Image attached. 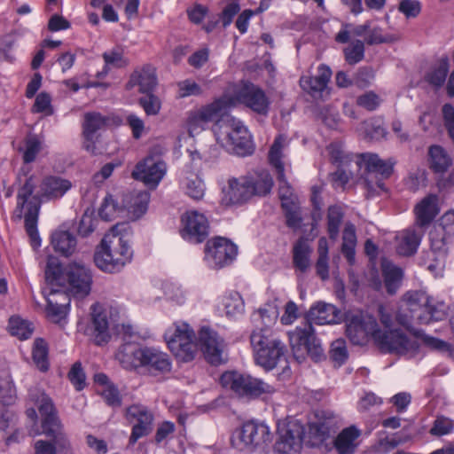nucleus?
Returning a JSON list of instances; mask_svg holds the SVG:
<instances>
[{"label":"nucleus","instance_id":"obj_1","mask_svg":"<svg viewBox=\"0 0 454 454\" xmlns=\"http://www.w3.org/2000/svg\"><path fill=\"white\" fill-rule=\"evenodd\" d=\"M36 177L31 176L25 180L17 194V207L14 217L20 220L24 215L25 227L33 247L41 245L37 231V221L40 210V199L48 200L62 197L72 186L67 179L56 176H49L43 179L39 190L33 195L37 185Z\"/></svg>","mask_w":454,"mask_h":454},{"label":"nucleus","instance_id":"obj_2","mask_svg":"<svg viewBox=\"0 0 454 454\" xmlns=\"http://www.w3.org/2000/svg\"><path fill=\"white\" fill-rule=\"evenodd\" d=\"M346 334L355 345H364L372 335L381 351L396 355L413 356L419 348L416 337L399 331H381L374 317L362 312L348 318Z\"/></svg>","mask_w":454,"mask_h":454},{"label":"nucleus","instance_id":"obj_3","mask_svg":"<svg viewBox=\"0 0 454 454\" xmlns=\"http://www.w3.org/2000/svg\"><path fill=\"white\" fill-rule=\"evenodd\" d=\"M307 318L306 323L289 333L290 347L298 363L303 362L307 356L315 362L325 357L312 325L338 324L342 320V313L333 304L318 301L309 309Z\"/></svg>","mask_w":454,"mask_h":454},{"label":"nucleus","instance_id":"obj_4","mask_svg":"<svg viewBox=\"0 0 454 454\" xmlns=\"http://www.w3.org/2000/svg\"><path fill=\"white\" fill-rule=\"evenodd\" d=\"M29 399L37 406L42 417L43 433L52 438L53 442L38 440L35 442V454H57V449L64 454H71V445L62 430V425L51 399L41 389L29 390Z\"/></svg>","mask_w":454,"mask_h":454},{"label":"nucleus","instance_id":"obj_5","mask_svg":"<svg viewBox=\"0 0 454 454\" xmlns=\"http://www.w3.org/2000/svg\"><path fill=\"white\" fill-rule=\"evenodd\" d=\"M91 270L81 262H70L65 268L59 260L50 256L45 268V280L48 286L62 287L67 294L84 298L90 293L92 285Z\"/></svg>","mask_w":454,"mask_h":454},{"label":"nucleus","instance_id":"obj_6","mask_svg":"<svg viewBox=\"0 0 454 454\" xmlns=\"http://www.w3.org/2000/svg\"><path fill=\"white\" fill-rule=\"evenodd\" d=\"M133 250L129 240L125 235L118 232L114 227L106 233L97 247L94 262L103 271L114 273L120 271L127 263L131 262Z\"/></svg>","mask_w":454,"mask_h":454},{"label":"nucleus","instance_id":"obj_7","mask_svg":"<svg viewBox=\"0 0 454 454\" xmlns=\"http://www.w3.org/2000/svg\"><path fill=\"white\" fill-rule=\"evenodd\" d=\"M227 113L221 115L213 125L217 144L228 153L238 156L252 154L254 145L248 130L239 120Z\"/></svg>","mask_w":454,"mask_h":454},{"label":"nucleus","instance_id":"obj_8","mask_svg":"<svg viewBox=\"0 0 454 454\" xmlns=\"http://www.w3.org/2000/svg\"><path fill=\"white\" fill-rule=\"evenodd\" d=\"M250 342L256 364L267 371L274 369L286 352V345L269 328L254 329Z\"/></svg>","mask_w":454,"mask_h":454},{"label":"nucleus","instance_id":"obj_9","mask_svg":"<svg viewBox=\"0 0 454 454\" xmlns=\"http://www.w3.org/2000/svg\"><path fill=\"white\" fill-rule=\"evenodd\" d=\"M220 382L223 387L232 391L239 397L247 399H254L262 395H270L275 392V388L271 385L249 374L236 371L223 373Z\"/></svg>","mask_w":454,"mask_h":454},{"label":"nucleus","instance_id":"obj_10","mask_svg":"<svg viewBox=\"0 0 454 454\" xmlns=\"http://www.w3.org/2000/svg\"><path fill=\"white\" fill-rule=\"evenodd\" d=\"M164 339L173 355L183 362L192 361L197 353L194 331L184 322L174 323L165 333Z\"/></svg>","mask_w":454,"mask_h":454},{"label":"nucleus","instance_id":"obj_11","mask_svg":"<svg viewBox=\"0 0 454 454\" xmlns=\"http://www.w3.org/2000/svg\"><path fill=\"white\" fill-rule=\"evenodd\" d=\"M270 427L263 422L250 420L237 428L231 436L232 446L247 452H254L271 441Z\"/></svg>","mask_w":454,"mask_h":454},{"label":"nucleus","instance_id":"obj_12","mask_svg":"<svg viewBox=\"0 0 454 454\" xmlns=\"http://www.w3.org/2000/svg\"><path fill=\"white\" fill-rule=\"evenodd\" d=\"M221 99L228 102L226 112L237 104H243L252 111L266 115L270 106V101L263 90L252 83H244L234 96L223 95Z\"/></svg>","mask_w":454,"mask_h":454},{"label":"nucleus","instance_id":"obj_13","mask_svg":"<svg viewBox=\"0 0 454 454\" xmlns=\"http://www.w3.org/2000/svg\"><path fill=\"white\" fill-rule=\"evenodd\" d=\"M91 309L93 340L97 345H102L110 340L109 329L115 326L120 310L117 307L99 303L93 305Z\"/></svg>","mask_w":454,"mask_h":454},{"label":"nucleus","instance_id":"obj_14","mask_svg":"<svg viewBox=\"0 0 454 454\" xmlns=\"http://www.w3.org/2000/svg\"><path fill=\"white\" fill-rule=\"evenodd\" d=\"M227 103L226 100L220 98L200 108L190 111L186 120L189 135L191 137L199 135L206 129L209 122L216 121L221 118V115L226 113Z\"/></svg>","mask_w":454,"mask_h":454},{"label":"nucleus","instance_id":"obj_15","mask_svg":"<svg viewBox=\"0 0 454 454\" xmlns=\"http://www.w3.org/2000/svg\"><path fill=\"white\" fill-rule=\"evenodd\" d=\"M366 172L364 177V185L367 196H374L385 191L384 180L392 173V165L380 159L377 154L364 156Z\"/></svg>","mask_w":454,"mask_h":454},{"label":"nucleus","instance_id":"obj_16","mask_svg":"<svg viewBox=\"0 0 454 454\" xmlns=\"http://www.w3.org/2000/svg\"><path fill=\"white\" fill-rule=\"evenodd\" d=\"M238 253L237 247L224 238L208 240L205 247L204 261L211 269H219L230 264Z\"/></svg>","mask_w":454,"mask_h":454},{"label":"nucleus","instance_id":"obj_17","mask_svg":"<svg viewBox=\"0 0 454 454\" xmlns=\"http://www.w3.org/2000/svg\"><path fill=\"white\" fill-rule=\"evenodd\" d=\"M167 172V165L160 158L147 156L136 165L131 176L150 188H156Z\"/></svg>","mask_w":454,"mask_h":454},{"label":"nucleus","instance_id":"obj_18","mask_svg":"<svg viewBox=\"0 0 454 454\" xmlns=\"http://www.w3.org/2000/svg\"><path fill=\"white\" fill-rule=\"evenodd\" d=\"M199 342L205 358L211 364L218 365L226 361V344L216 332L202 327L199 333Z\"/></svg>","mask_w":454,"mask_h":454},{"label":"nucleus","instance_id":"obj_19","mask_svg":"<svg viewBox=\"0 0 454 454\" xmlns=\"http://www.w3.org/2000/svg\"><path fill=\"white\" fill-rule=\"evenodd\" d=\"M126 418L133 424L129 436V444H135L140 438L148 435L153 431V415L147 407L133 404L126 411Z\"/></svg>","mask_w":454,"mask_h":454},{"label":"nucleus","instance_id":"obj_20","mask_svg":"<svg viewBox=\"0 0 454 454\" xmlns=\"http://www.w3.org/2000/svg\"><path fill=\"white\" fill-rule=\"evenodd\" d=\"M427 301V294L422 292H408L402 300L395 320L407 330H411L414 323L419 324V308Z\"/></svg>","mask_w":454,"mask_h":454},{"label":"nucleus","instance_id":"obj_21","mask_svg":"<svg viewBox=\"0 0 454 454\" xmlns=\"http://www.w3.org/2000/svg\"><path fill=\"white\" fill-rule=\"evenodd\" d=\"M182 237L192 243H201L208 236V221L203 214L188 211L182 216Z\"/></svg>","mask_w":454,"mask_h":454},{"label":"nucleus","instance_id":"obj_22","mask_svg":"<svg viewBox=\"0 0 454 454\" xmlns=\"http://www.w3.org/2000/svg\"><path fill=\"white\" fill-rule=\"evenodd\" d=\"M42 294L47 301L46 314L53 323H60L67 316L69 306V298L65 292L48 286L43 288Z\"/></svg>","mask_w":454,"mask_h":454},{"label":"nucleus","instance_id":"obj_23","mask_svg":"<svg viewBox=\"0 0 454 454\" xmlns=\"http://www.w3.org/2000/svg\"><path fill=\"white\" fill-rule=\"evenodd\" d=\"M431 255L434 262H429L427 268L433 273L441 274L445 266V257L448 244L451 236L444 233L442 228H433L429 233Z\"/></svg>","mask_w":454,"mask_h":454},{"label":"nucleus","instance_id":"obj_24","mask_svg":"<svg viewBox=\"0 0 454 454\" xmlns=\"http://www.w3.org/2000/svg\"><path fill=\"white\" fill-rule=\"evenodd\" d=\"M304 429L297 422L289 423L282 429L275 443V451L278 454H298L302 447Z\"/></svg>","mask_w":454,"mask_h":454},{"label":"nucleus","instance_id":"obj_25","mask_svg":"<svg viewBox=\"0 0 454 454\" xmlns=\"http://www.w3.org/2000/svg\"><path fill=\"white\" fill-rule=\"evenodd\" d=\"M106 119L98 113H87L84 115L83 128V148L93 155L101 154L103 151L97 145L98 136L97 132L105 127Z\"/></svg>","mask_w":454,"mask_h":454},{"label":"nucleus","instance_id":"obj_26","mask_svg":"<svg viewBox=\"0 0 454 454\" xmlns=\"http://www.w3.org/2000/svg\"><path fill=\"white\" fill-rule=\"evenodd\" d=\"M15 401V389L8 380H0V429L6 430L15 420V415L7 406Z\"/></svg>","mask_w":454,"mask_h":454},{"label":"nucleus","instance_id":"obj_27","mask_svg":"<svg viewBox=\"0 0 454 454\" xmlns=\"http://www.w3.org/2000/svg\"><path fill=\"white\" fill-rule=\"evenodd\" d=\"M150 193L146 191H133L124 194L122 207L124 213L131 219L141 217L147 210Z\"/></svg>","mask_w":454,"mask_h":454},{"label":"nucleus","instance_id":"obj_28","mask_svg":"<svg viewBox=\"0 0 454 454\" xmlns=\"http://www.w3.org/2000/svg\"><path fill=\"white\" fill-rule=\"evenodd\" d=\"M223 192L228 204H241L253 198L245 176L229 179Z\"/></svg>","mask_w":454,"mask_h":454},{"label":"nucleus","instance_id":"obj_29","mask_svg":"<svg viewBox=\"0 0 454 454\" xmlns=\"http://www.w3.org/2000/svg\"><path fill=\"white\" fill-rule=\"evenodd\" d=\"M252 197L269 194L273 186V179L268 170H258L245 176Z\"/></svg>","mask_w":454,"mask_h":454},{"label":"nucleus","instance_id":"obj_30","mask_svg":"<svg viewBox=\"0 0 454 454\" xmlns=\"http://www.w3.org/2000/svg\"><path fill=\"white\" fill-rule=\"evenodd\" d=\"M288 146V139L283 135L277 137L269 151V161L277 173L278 180L285 183L284 151Z\"/></svg>","mask_w":454,"mask_h":454},{"label":"nucleus","instance_id":"obj_31","mask_svg":"<svg viewBox=\"0 0 454 454\" xmlns=\"http://www.w3.org/2000/svg\"><path fill=\"white\" fill-rule=\"evenodd\" d=\"M145 347L134 343H125L116 353V359L126 370H133L142 366Z\"/></svg>","mask_w":454,"mask_h":454},{"label":"nucleus","instance_id":"obj_32","mask_svg":"<svg viewBox=\"0 0 454 454\" xmlns=\"http://www.w3.org/2000/svg\"><path fill=\"white\" fill-rule=\"evenodd\" d=\"M142 366H146L151 372H168L171 362L166 353L154 348L145 347Z\"/></svg>","mask_w":454,"mask_h":454},{"label":"nucleus","instance_id":"obj_33","mask_svg":"<svg viewBox=\"0 0 454 454\" xmlns=\"http://www.w3.org/2000/svg\"><path fill=\"white\" fill-rule=\"evenodd\" d=\"M157 84V77L154 67L145 66L140 70H136L130 76L128 82L129 88L139 86V91L142 93L151 92Z\"/></svg>","mask_w":454,"mask_h":454},{"label":"nucleus","instance_id":"obj_34","mask_svg":"<svg viewBox=\"0 0 454 454\" xmlns=\"http://www.w3.org/2000/svg\"><path fill=\"white\" fill-rule=\"evenodd\" d=\"M436 195L430 194L424 198L415 207L416 223L420 227L429 224L437 215L439 209Z\"/></svg>","mask_w":454,"mask_h":454},{"label":"nucleus","instance_id":"obj_35","mask_svg":"<svg viewBox=\"0 0 454 454\" xmlns=\"http://www.w3.org/2000/svg\"><path fill=\"white\" fill-rule=\"evenodd\" d=\"M446 317V305L435 301L427 295V301L422 302L419 308V324H429L442 320Z\"/></svg>","mask_w":454,"mask_h":454},{"label":"nucleus","instance_id":"obj_36","mask_svg":"<svg viewBox=\"0 0 454 454\" xmlns=\"http://www.w3.org/2000/svg\"><path fill=\"white\" fill-rule=\"evenodd\" d=\"M359 436L360 431L355 426L344 428L334 441V447L339 454L354 453L357 447V438Z\"/></svg>","mask_w":454,"mask_h":454},{"label":"nucleus","instance_id":"obj_37","mask_svg":"<svg viewBox=\"0 0 454 454\" xmlns=\"http://www.w3.org/2000/svg\"><path fill=\"white\" fill-rule=\"evenodd\" d=\"M51 245L57 253L68 257L75 252L77 243L71 232L58 230L51 235Z\"/></svg>","mask_w":454,"mask_h":454},{"label":"nucleus","instance_id":"obj_38","mask_svg":"<svg viewBox=\"0 0 454 454\" xmlns=\"http://www.w3.org/2000/svg\"><path fill=\"white\" fill-rule=\"evenodd\" d=\"M225 316L232 320H237L245 312V302L238 292L231 291L226 293L221 301Z\"/></svg>","mask_w":454,"mask_h":454},{"label":"nucleus","instance_id":"obj_39","mask_svg":"<svg viewBox=\"0 0 454 454\" xmlns=\"http://www.w3.org/2000/svg\"><path fill=\"white\" fill-rule=\"evenodd\" d=\"M279 316V310L275 303H266L262 308L252 314V321L254 324V329L269 328L277 322Z\"/></svg>","mask_w":454,"mask_h":454},{"label":"nucleus","instance_id":"obj_40","mask_svg":"<svg viewBox=\"0 0 454 454\" xmlns=\"http://www.w3.org/2000/svg\"><path fill=\"white\" fill-rule=\"evenodd\" d=\"M421 234L414 230H405L397 237L396 252L400 255L409 256L413 254L420 242Z\"/></svg>","mask_w":454,"mask_h":454},{"label":"nucleus","instance_id":"obj_41","mask_svg":"<svg viewBox=\"0 0 454 454\" xmlns=\"http://www.w3.org/2000/svg\"><path fill=\"white\" fill-rule=\"evenodd\" d=\"M428 161L431 169L436 173L446 171L452 164L450 156L439 145H433L429 148Z\"/></svg>","mask_w":454,"mask_h":454},{"label":"nucleus","instance_id":"obj_42","mask_svg":"<svg viewBox=\"0 0 454 454\" xmlns=\"http://www.w3.org/2000/svg\"><path fill=\"white\" fill-rule=\"evenodd\" d=\"M381 269L384 277L385 286L387 292L391 294H395L399 286L403 277L401 268L394 265L390 261L383 259L381 262Z\"/></svg>","mask_w":454,"mask_h":454},{"label":"nucleus","instance_id":"obj_43","mask_svg":"<svg viewBox=\"0 0 454 454\" xmlns=\"http://www.w3.org/2000/svg\"><path fill=\"white\" fill-rule=\"evenodd\" d=\"M182 187L185 193L195 200L204 197L205 184L198 174L187 173L182 180Z\"/></svg>","mask_w":454,"mask_h":454},{"label":"nucleus","instance_id":"obj_44","mask_svg":"<svg viewBox=\"0 0 454 454\" xmlns=\"http://www.w3.org/2000/svg\"><path fill=\"white\" fill-rule=\"evenodd\" d=\"M448 72V60L441 59L427 72L424 76V80L433 88L437 90L444 84Z\"/></svg>","mask_w":454,"mask_h":454},{"label":"nucleus","instance_id":"obj_45","mask_svg":"<svg viewBox=\"0 0 454 454\" xmlns=\"http://www.w3.org/2000/svg\"><path fill=\"white\" fill-rule=\"evenodd\" d=\"M103 59L105 61V67L102 71L97 74V77L101 79L104 78L109 72L110 68H121L127 66L128 61L123 56L122 50L119 48H114L103 53Z\"/></svg>","mask_w":454,"mask_h":454},{"label":"nucleus","instance_id":"obj_46","mask_svg":"<svg viewBox=\"0 0 454 454\" xmlns=\"http://www.w3.org/2000/svg\"><path fill=\"white\" fill-rule=\"evenodd\" d=\"M312 252L310 246L303 239H300L294 247V264L301 272L307 271L310 267L309 256Z\"/></svg>","mask_w":454,"mask_h":454},{"label":"nucleus","instance_id":"obj_47","mask_svg":"<svg viewBox=\"0 0 454 454\" xmlns=\"http://www.w3.org/2000/svg\"><path fill=\"white\" fill-rule=\"evenodd\" d=\"M356 246V228L352 223H346L342 233L341 252L350 264L354 263L355 262Z\"/></svg>","mask_w":454,"mask_h":454},{"label":"nucleus","instance_id":"obj_48","mask_svg":"<svg viewBox=\"0 0 454 454\" xmlns=\"http://www.w3.org/2000/svg\"><path fill=\"white\" fill-rule=\"evenodd\" d=\"M122 214H124L122 205L120 206L112 195H106L99 207V216L105 221H112Z\"/></svg>","mask_w":454,"mask_h":454},{"label":"nucleus","instance_id":"obj_49","mask_svg":"<svg viewBox=\"0 0 454 454\" xmlns=\"http://www.w3.org/2000/svg\"><path fill=\"white\" fill-rule=\"evenodd\" d=\"M371 21H366L362 25L354 26L352 24H345L338 32L335 40L340 43H346L350 40L351 36H362L366 35L370 29Z\"/></svg>","mask_w":454,"mask_h":454},{"label":"nucleus","instance_id":"obj_50","mask_svg":"<svg viewBox=\"0 0 454 454\" xmlns=\"http://www.w3.org/2000/svg\"><path fill=\"white\" fill-rule=\"evenodd\" d=\"M32 356L35 364L40 371L46 372L49 369L48 348L43 339L35 340Z\"/></svg>","mask_w":454,"mask_h":454},{"label":"nucleus","instance_id":"obj_51","mask_svg":"<svg viewBox=\"0 0 454 454\" xmlns=\"http://www.w3.org/2000/svg\"><path fill=\"white\" fill-rule=\"evenodd\" d=\"M359 133L365 139L378 140L385 136V129L380 121L369 120L360 124Z\"/></svg>","mask_w":454,"mask_h":454},{"label":"nucleus","instance_id":"obj_52","mask_svg":"<svg viewBox=\"0 0 454 454\" xmlns=\"http://www.w3.org/2000/svg\"><path fill=\"white\" fill-rule=\"evenodd\" d=\"M333 431L334 422L330 418L325 420L318 419L317 421L312 422L309 426V433L320 442L327 439Z\"/></svg>","mask_w":454,"mask_h":454},{"label":"nucleus","instance_id":"obj_53","mask_svg":"<svg viewBox=\"0 0 454 454\" xmlns=\"http://www.w3.org/2000/svg\"><path fill=\"white\" fill-rule=\"evenodd\" d=\"M9 331L12 335L26 340L32 335L33 327L27 321L18 317H12L9 320Z\"/></svg>","mask_w":454,"mask_h":454},{"label":"nucleus","instance_id":"obj_54","mask_svg":"<svg viewBox=\"0 0 454 454\" xmlns=\"http://www.w3.org/2000/svg\"><path fill=\"white\" fill-rule=\"evenodd\" d=\"M399 37L395 35L384 34L383 29L380 27H370L365 36L364 43L368 45L394 43Z\"/></svg>","mask_w":454,"mask_h":454},{"label":"nucleus","instance_id":"obj_55","mask_svg":"<svg viewBox=\"0 0 454 454\" xmlns=\"http://www.w3.org/2000/svg\"><path fill=\"white\" fill-rule=\"evenodd\" d=\"M364 42L357 39L350 43L343 51L345 59L349 65H355L364 58Z\"/></svg>","mask_w":454,"mask_h":454},{"label":"nucleus","instance_id":"obj_56","mask_svg":"<svg viewBox=\"0 0 454 454\" xmlns=\"http://www.w3.org/2000/svg\"><path fill=\"white\" fill-rule=\"evenodd\" d=\"M42 149V142L35 135H29L25 140L23 160L25 163L34 161Z\"/></svg>","mask_w":454,"mask_h":454},{"label":"nucleus","instance_id":"obj_57","mask_svg":"<svg viewBox=\"0 0 454 454\" xmlns=\"http://www.w3.org/2000/svg\"><path fill=\"white\" fill-rule=\"evenodd\" d=\"M343 213L338 207H330L328 209V233L332 239H335L339 234L340 225L342 222Z\"/></svg>","mask_w":454,"mask_h":454},{"label":"nucleus","instance_id":"obj_58","mask_svg":"<svg viewBox=\"0 0 454 454\" xmlns=\"http://www.w3.org/2000/svg\"><path fill=\"white\" fill-rule=\"evenodd\" d=\"M454 429V420L440 416L434 421L433 427L429 430V433L434 436H442L450 434Z\"/></svg>","mask_w":454,"mask_h":454},{"label":"nucleus","instance_id":"obj_59","mask_svg":"<svg viewBox=\"0 0 454 454\" xmlns=\"http://www.w3.org/2000/svg\"><path fill=\"white\" fill-rule=\"evenodd\" d=\"M330 355L331 358L337 363L338 365L344 364L348 358L346 341L343 339H338L333 341Z\"/></svg>","mask_w":454,"mask_h":454},{"label":"nucleus","instance_id":"obj_60","mask_svg":"<svg viewBox=\"0 0 454 454\" xmlns=\"http://www.w3.org/2000/svg\"><path fill=\"white\" fill-rule=\"evenodd\" d=\"M300 84L304 90H307L313 96L322 92L326 88V85L317 75L302 76L300 79Z\"/></svg>","mask_w":454,"mask_h":454},{"label":"nucleus","instance_id":"obj_61","mask_svg":"<svg viewBox=\"0 0 454 454\" xmlns=\"http://www.w3.org/2000/svg\"><path fill=\"white\" fill-rule=\"evenodd\" d=\"M141 106L148 115H155L160 109V101L158 97L151 92L145 93V96L139 99Z\"/></svg>","mask_w":454,"mask_h":454},{"label":"nucleus","instance_id":"obj_62","mask_svg":"<svg viewBox=\"0 0 454 454\" xmlns=\"http://www.w3.org/2000/svg\"><path fill=\"white\" fill-rule=\"evenodd\" d=\"M15 44V37L12 35H5L0 37V60L12 62L14 59L11 50Z\"/></svg>","mask_w":454,"mask_h":454},{"label":"nucleus","instance_id":"obj_63","mask_svg":"<svg viewBox=\"0 0 454 454\" xmlns=\"http://www.w3.org/2000/svg\"><path fill=\"white\" fill-rule=\"evenodd\" d=\"M178 96L180 98H186L190 96H198L201 94V88L194 81L186 79L177 83Z\"/></svg>","mask_w":454,"mask_h":454},{"label":"nucleus","instance_id":"obj_64","mask_svg":"<svg viewBox=\"0 0 454 454\" xmlns=\"http://www.w3.org/2000/svg\"><path fill=\"white\" fill-rule=\"evenodd\" d=\"M381 103L380 97L372 91L365 92L359 96L356 104L368 111L375 110Z\"/></svg>","mask_w":454,"mask_h":454}]
</instances>
